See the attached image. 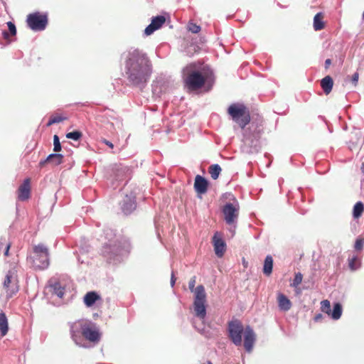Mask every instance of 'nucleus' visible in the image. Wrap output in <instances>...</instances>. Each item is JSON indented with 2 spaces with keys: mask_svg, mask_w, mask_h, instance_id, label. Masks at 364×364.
<instances>
[{
  "mask_svg": "<svg viewBox=\"0 0 364 364\" xmlns=\"http://www.w3.org/2000/svg\"><path fill=\"white\" fill-rule=\"evenodd\" d=\"M176 280V279L174 276V274H173V272H172L171 279V284L172 287H173V285L175 284Z\"/></svg>",
  "mask_w": 364,
  "mask_h": 364,
  "instance_id": "37998d69",
  "label": "nucleus"
},
{
  "mask_svg": "<svg viewBox=\"0 0 364 364\" xmlns=\"http://www.w3.org/2000/svg\"><path fill=\"white\" fill-rule=\"evenodd\" d=\"M102 141L104 144H105L107 146H108L109 148H111V149H113V148H114V144H113L111 141H109L107 140L106 139H103L102 140Z\"/></svg>",
  "mask_w": 364,
  "mask_h": 364,
  "instance_id": "58836bf2",
  "label": "nucleus"
},
{
  "mask_svg": "<svg viewBox=\"0 0 364 364\" xmlns=\"http://www.w3.org/2000/svg\"><path fill=\"white\" fill-rule=\"evenodd\" d=\"M364 245V239L358 238L356 240L355 242L354 247L356 250H361L363 248Z\"/></svg>",
  "mask_w": 364,
  "mask_h": 364,
  "instance_id": "c9c22d12",
  "label": "nucleus"
},
{
  "mask_svg": "<svg viewBox=\"0 0 364 364\" xmlns=\"http://www.w3.org/2000/svg\"><path fill=\"white\" fill-rule=\"evenodd\" d=\"M208 187V181L203 176L197 175L195 178L194 188L198 194H204L207 192Z\"/></svg>",
  "mask_w": 364,
  "mask_h": 364,
  "instance_id": "dca6fc26",
  "label": "nucleus"
},
{
  "mask_svg": "<svg viewBox=\"0 0 364 364\" xmlns=\"http://www.w3.org/2000/svg\"><path fill=\"white\" fill-rule=\"evenodd\" d=\"M107 235H109H109H112V231H109V232H107Z\"/></svg>",
  "mask_w": 364,
  "mask_h": 364,
  "instance_id": "de8ad7c7",
  "label": "nucleus"
},
{
  "mask_svg": "<svg viewBox=\"0 0 364 364\" xmlns=\"http://www.w3.org/2000/svg\"><path fill=\"white\" fill-rule=\"evenodd\" d=\"M99 299L100 296L95 291H89L85 295L83 301L87 307H90Z\"/></svg>",
  "mask_w": 364,
  "mask_h": 364,
  "instance_id": "6ab92c4d",
  "label": "nucleus"
},
{
  "mask_svg": "<svg viewBox=\"0 0 364 364\" xmlns=\"http://www.w3.org/2000/svg\"><path fill=\"white\" fill-rule=\"evenodd\" d=\"M360 264V259L357 255H353L352 257L348 258V267L352 271L358 269Z\"/></svg>",
  "mask_w": 364,
  "mask_h": 364,
  "instance_id": "bb28decb",
  "label": "nucleus"
},
{
  "mask_svg": "<svg viewBox=\"0 0 364 364\" xmlns=\"http://www.w3.org/2000/svg\"><path fill=\"white\" fill-rule=\"evenodd\" d=\"M333 86V80L329 75L324 77L321 80V87L326 95H328L331 92Z\"/></svg>",
  "mask_w": 364,
  "mask_h": 364,
  "instance_id": "a211bd4d",
  "label": "nucleus"
},
{
  "mask_svg": "<svg viewBox=\"0 0 364 364\" xmlns=\"http://www.w3.org/2000/svg\"><path fill=\"white\" fill-rule=\"evenodd\" d=\"M64 156L60 154H51L47 156V161L53 166H58L63 162Z\"/></svg>",
  "mask_w": 364,
  "mask_h": 364,
  "instance_id": "412c9836",
  "label": "nucleus"
},
{
  "mask_svg": "<svg viewBox=\"0 0 364 364\" xmlns=\"http://www.w3.org/2000/svg\"><path fill=\"white\" fill-rule=\"evenodd\" d=\"M212 77L211 70L205 67L198 69L196 63H190L183 69V86L188 92L199 90L207 81L212 80Z\"/></svg>",
  "mask_w": 364,
  "mask_h": 364,
  "instance_id": "f03ea898",
  "label": "nucleus"
},
{
  "mask_svg": "<svg viewBox=\"0 0 364 364\" xmlns=\"http://www.w3.org/2000/svg\"><path fill=\"white\" fill-rule=\"evenodd\" d=\"M125 66L128 80L134 85L146 83L151 73L150 60L138 49L129 52Z\"/></svg>",
  "mask_w": 364,
  "mask_h": 364,
  "instance_id": "f257e3e1",
  "label": "nucleus"
},
{
  "mask_svg": "<svg viewBox=\"0 0 364 364\" xmlns=\"http://www.w3.org/2000/svg\"><path fill=\"white\" fill-rule=\"evenodd\" d=\"M341 315H342V306H341V304H339V303L334 304L333 309V311L331 310V314L329 316L333 319L338 320L341 318Z\"/></svg>",
  "mask_w": 364,
  "mask_h": 364,
  "instance_id": "393cba45",
  "label": "nucleus"
},
{
  "mask_svg": "<svg viewBox=\"0 0 364 364\" xmlns=\"http://www.w3.org/2000/svg\"><path fill=\"white\" fill-rule=\"evenodd\" d=\"M224 220L228 225H232L236 223L240 212V205L237 200L234 203H228L223 208Z\"/></svg>",
  "mask_w": 364,
  "mask_h": 364,
  "instance_id": "9d476101",
  "label": "nucleus"
},
{
  "mask_svg": "<svg viewBox=\"0 0 364 364\" xmlns=\"http://www.w3.org/2000/svg\"><path fill=\"white\" fill-rule=\"evenodd\" d=\"M363 18L364 19V11H363Z\"/></svg>",
  "mask_w": 364,
  "mask_h": 364,
  "instance_id": "09e8293b",
  "label": "nucleus"
},
{
  "mask_svg": "<svg viewBox=\"0 0 364 364\" xmlns=\"http://www.w3.org/2000/svg\"><path fill=\"white\" fill-rule=\"evenodd\" d=\"M82 136V134L80 131H74L72 132H69L66 134V137L68 139H73L75 141H77L80 139Z\"/></svg>",
  "mask_w": 364,
  "mask_h": 364,
  "instance_id": "7c9ffc66",
  "label": "nucleus"
},
{
  "mask_svg": "<svg viewBox=\"0 0 364 364\" xmlns=\"http://www.w3.org/2000/svg\"><path fill=\"white\" fill-rule=\"evenodd\" d=\"M188 29L193 33H198L200 31V27L194 23H189Z\"/></svg>",
  "mask_w": 364,
  "mask_h": 364,
  "instance_id": "f704fd0d",
  "label": "nucleus"
},
{
  "mask_svg": "<svg viewBox=\"0 0 364 364\" xmlns=\"http://www.w3.org/2000/svg\"><path fill=\"white\" fill-rule=\"evenodd\" d=\"M3 290L7 299L11 298L19 290L18 281L14 271L9 270L3 282Z\"/></svg>",
  "mask_w": 364,
  "mask_h": 364,
  "instance_id": "0eeeda50",
  "label": "nucleus"
},
{
  "mask_svg": "<svg viewBox=\"0 0 364 364\" xmlns=\"http://www.w3.org/2000/svg\"><path fill=\"white\" fill-rule=\"evenodd\" d=\"M324 15L323 13H317L314 18V28L315 31H321L325 28L323 22Z\"/></svg>",
  "mask_w": 364,
  "mask_h": 364,
  "instance_id": "aec40b11",
  "label": "nucleus"
},
{
  "mask_svg": "<svg viewBox=\"0 0 364 364\" xmlns=\"http://www.w3.org/2000/svg\"><path fill=\"white\" fill-rule=\"evenodd\" d=\"M47 164H49V161H47V158L44 160H41L39 164H38V166L40 168H43Z\"/></svg>",
  "mask_w": 364,
  "mask_h": 364,
  "instance_id": "ea45409f",
  "label": "nucleus"
},
{
  "mask_svg": "<svg viewBox=\"0 0 364 364\" xmlns=\"http://www.w3.org/2000/svg\"><path fill=\"white\" fill-rule=\"evenodd\" d=\"M166 21L164 16L153 17L151 23L145 28L144 33L146 36L152 34L155 31L159 29Z\"/></svg>",
  "mask_w": 364,
  "mask_h": 364,
  "instance_id": "ddd939ff",
  "label": "nucleus"
},
{
  "mask_svg": "<svg viewBox=\"0 0 364 364\" xmlns=\"http://www.w3.org/2000/svg\"><path fill=\"white\" fill-rule=\"evenodd\" d=\"M82 336L90 342L98 343L101 333L97 325L91 321H83L80 324Z\"/></svg>",
  "mask_w": 364,
  "mask_h": 364,
  "instance_id": "6e6552de",
  "label": "nucleus"
},
{
  "mask_svg": "<svg viewBox=\"0 0 364 364\" xmlns=\"http://www.w3.org/2000/svg\"><path fill=\"white\" fill-rule=\"evenodd\" d=\"M196 277L193 276L188 282L191 291L194 293L193 309L196 316L203 319L206 316V293L203 285L195 288Z\"/></svg>",
  "mask_w": 364,
  "mask_h": 364,
  "instance_id": "7ed1b4c3",
  "label": "nucleus"
},
{
  "mask_svg": "<svg viewBox=\"0 0 364 364\" xmlns=\"http://www.w3.org/2000/svg\"><path fill=\"white\" fill-rule=\"evenodd\" d=\"M49 256L48 247L43 243H39L33 245L32 255L28 257V260L35 269L43 270L50 264Z\"/></svg>",
  "mask_w": 364,
  "mask_h": 364,
  "instance_id": "39448f33",
  "label": "nucleus"
},
{
  "mask_svg": "<svg viewBox=\"0 0 364 364\" xmlns=\"http://www.w3.org/2000/svg\"><path fill=\"white\" fill-rule=\"evenodd\" d=\"M303 275L301 273L298 272L295 274L294 279L293 280V283L291 286L294 287H297L302 282Z\"/></svg>",
  "mask_w": 364,
  "mask_h": 364,
  "instance_id": "473e14b6",
  "label": "nucleus"
},
{
  "mask_svg": "<svg viewBox=\"0 0 364 364\" xmlns=\"http://www.w3.org/2000/svg\"><path fill=\"white\" fill-rule=\"evenodd\" d=\"M9 331L8 320L4 313H0V333L1 336L7 334Z\"/></svg>",
  "mask_w": 364,
  "mask_h": 364,
  "instance_id": "5701e85b",
  "label": "nucleus"
},
{
  "mask_svg": "<svg viewBox=\"0 0 364 364\" xmlns=\"http://www.w3.org/2000/svg\"><path fill=\"white\" fill-rule=\"evenodd\" d=\"M26 23L33 31H43L48 24V16L40 12H34L27 16Z\"/></svg>",
  "mask_w": 364,
  "mask_h": 364,
  "instance_id": "1a4fd4ad",
  "label": "nucleus"
},
{
  "mask_svg": "<svg viewBox=\"0 0 364 364\" xmlns=\"http://www.w3.org/2000/svg\"><path fill=\"white\" fill-rule=\"evenodd\" d=\"M221 171V167L218 164H213L208 168V172L213 180H216L219 177Z\"/></svg>",
  "mask_w": 364,
  "mask_h": 364,
  "instance_id": "a878e982",
  "label": "nucleus"
},
{
  "mask_svg": "<svg viewBox=\"0 0 364 364\" xmlns=\"http://www.w3.org/2000/svg\"><path fill=\"white\" fill-rule=\"evenodd\" d=\"M66 119H67L66 117L60 116V115H52L50 117V119L47 123V126L49 127L53 124L61 122L65 120Z\"/></svg>",
  "mask_w": 364,
  "mask_h": 364,
  "instance_id": "cd10ccee",
  "label": "nucleus"
},
{
  "mask_svg": "<svg viewBox=\"0 0 364 364\" xmlns=\"http://www.w3.org/2000/svg\"><path fill=\"white\" fill-rule=\"evenodd\" d=\"M31 195V179L26 178L23 183L18 188V198L20 200L24 201L30 198Z\"/></svg>",
  "mask_w": 364,
  "mask_h": 364,
  "instance_id": "4468645a",
  "label": "nucleus"
},
{
  "mask_svg": "<svg viewBox=\"0 0 364 364\" xmlns=\"http://www.w3.org/2000/svg\"><path fill=\"white\" fill-rule=\"evenodd\" d=\"M132 250L129 240L122 238L114 242L105 244L102 249V255L109 260L114 259L116 257L128 255Z\"/></svg>",
  "mask_w": 364,
  "mask_h": 364,
  "instance_id": "20e7f679",
  "label": "nucleus"
},
{
  "mask_svg": "<svg viewBox=\"0 0 364 364\" xmlns=\"http://www.w3.org/2000/svg\"><path fill=\"white\" fill-rule=\"evenodd\" d=\"M202 364H213L210 361H206Z\"/></svg>",
  "mask_w": 364,
  "mask_h": 364,
  "instance_id": "49530a36",
  "label": "nucleus"
},
{
  "mask_svg": "<svg viewBox=\"0 0 364 364\" xmlns=\"http://www.w3.org/2000/svg\"><path fill=\"white\" fill-rule=\"evenodd\" d=\"M245 341L244 347L247 352H251L253 348V346L255 341V334L253 330L250 327L247 326L245 328Z\"/></svg>",
  "mask_w": 364,
  "mask_h": 364,
  "instance_id": "2eb2a0df",
  "label": "nucleus"
},
{
  "mask_svg": "<svg viewBox=\"0 0 364 364\" xmlns=\"http://www.w3.org/2000/svg\"><path fill=\"white\" fill-rule=\"evenodd\" d=\"M358 78H359V74L358 73H355L353 76H352V82L354 83L355 85H357V82L358 81Z\"/></svg>",
  "mask_w": 364,
  "mask_h": 364,
  "instance_id": "4c0bfd02",
  "label": "nucleus"
},
{
  "mask_svg": "<svg viewBox=\"0 0 364 364\" xmlns=\"http://www.w3.org/2000/svg\"><path fill=\"white\" fill-rule=\"evenodd\" d=\"M212 242L215 255L218 257H222L226 250V243L223 239L222 233L215 232L212 238Z\"/></svg>",
  "mask_w": 364,
  "mask_h": 364,
  "instance_id": "f8f14e48",
  "label": "nucleus"
},
{
  "mask_svg": "<svg viewBox=\"0 0 364 364\" xmlns=\"http://www.w3.org/2000/svg\"><path fill=\"white\" fill-rule=\"evenodd\" d=\"M323 318V315L321 314H318L314 317V321L318 322L320 321Z\"/></svg>",
  "mask_w": 364,
  "mask_h": 364,
  "instance_id": "a19ab883",
  "label": "nucleus"
},
{
  "mask_svg": "<svg viewBox=\"0 0 364 364\" xmlns=\"http://www.w3.org/2000/svg\"><path fill=\"white\" fill-rule=\"evenodd\" d=\"M244 331L243 326L240 321L235 320L229 322V337L235 345L241 346L242 341V334Z\"/></svg>",
  "mask_w": 364,
  "mask_h": 364,
  "instance_id": "9b49d317",
  "label": "nucleus"
},
{
  "mask_svg": "<svg viewBox=\"0 0 364 364\" xmlns=\"http://www.w3.org/2000/svg\"><path fill=\"white\" fill-rule=\"evenodd\" d=\"M7 26L9 28V33L11 36H16V28L14 23H13L11 21L7 22Z\"/></svg>",
  "mask_w": 364,
  "mask_h": 364,
  "instance_id": "e433bc0d",
  "label": "nucleus"
},
{
  "mask_svg": "<svg viewBox=\"0 0 364 364\" xmlns=\"http://www.w3.org/2000/svg\"><path fill=\"white\" fill-rule=\"evenodd\" d=\"M272 268H273L272 257L270 255H267L265 257V259L264 262L263 273L267 276H269L272 272Z\"/></svg>",
  "mask_w": 364,
  "mask_h": 364,
  "instance_id": "b1692460",
  "label": "nucleus"
},
{
  "mask_svg": "<svg viewBox=\"0 0 364 364\" xmlns=\"http://www.w3.org/2000/svg\"><path fill=\"white\" fill-rule=\"evenodd\" d=\"M321 310L322 312L330 315L331 314V303L328 300L326 299L321 302Z\"/></svg>",
  "mask_w": 364,
  "mask_h": 364,
  "instance_id": "c85d7f7f",
  "label": "nucleus"
},
{
  "mask_svg": "<svg viewBox=\"0 0 364 364\" xmlns=\"http://www.w3.org/2000/svg\"><path fill=\"white\" fill-rule=\"evenodd\" d=\"M363 211H364L363 203L361 201L357 202L353 208V211H352L353 218L355 220L359 219L362 216Z\"/></svg>",
  "mask_w": 364,
  "mask_h": 364,
  "instance_id": "4be33fe9",
  "label": "nucleus"
},
{
  "mask_svg": "<svg viewBox=\"0 0 364 364\" xmlns=\"http://www.w3.org/2000/svg\"><path fill=\"white\" fill-rule=\"evenodd\" d=\"M53 145H54L53 151L55 152H58L61 150V144L60 142V139H59L58 136L56 134L54 135V136H53Z\"/></svg>",
  "mask_w": 364,
  "mask_h": 364,
  "instance_id": "72a5a7b5",
  "label": "nucleus"
},
{
  "mask_svg": "<svg viewBox=\"0 0 364 364\" xmlns=\"http://www.w3.org/2000/svg\"><path fill=\"white\" fill-rule=\"evenodd\" d=\"M331 64V59H326L325 61V68L328 69L329 66Z\"/></svg>",
  "mask_w": 364,
  "mask_h": 364,
  "instance_id": "79ce46f5",
  "label": "nucleus"
},
{
  "mask_svg": "<svg viewBox=\"0 0 364 364\" xmlns=\"http://www.w3.org/2000/svg\"><path fill=\"white\" fill-rule=\"evenodd\" d=\"M3 36L4 38L6 39V40H8L9 38V33L6 31H4L3 33Z\"/></svg>",
  "mask_w": 364,
  "mask_h": 364,
  "instance_id": "a18cd8bd",
  "label": "nucleus"
},
{
  "mask_svg": "<svg viewBox=\"0 0 364 364\" xmlns=\"http://www.w3.org/2000/svg\"><path fill=\"white\" fill-rule=\"evenodd\" d=\"M279 309L282 311H288L291 308V302L282 293H279L277 297Z\"/></svg>",
  "mask_w": 364,
  "mask_h": 364,
  "instance_id": "f3484780",
  "label": "nucleus"
},
{
  "mask_svg": "<svg viewBox=\"0 0 364 364\" xmlns=\"http://www.w3.org/2000/svg\"><path fill=\"white\" fill-rule=\"evenodd\" d=\"M113 119L116 120L117 122L122 127L123 125V123H122V119L119 117H113Z\"/></svg>",
  "mask_w": 364,
  "mask_h": 364,
  "instance_id": "c03bdc74",
  "label": "nucleus"
},
{
  "mask_svg": "<svg viewBox=\"0 0 364 364\" xmlns=\"http://www.w3.org/2000/svg\"><path fill=\"white\" fill-rule=\"evenodd\" d=\"M2 247L5 248L4 255L8 256L9 249L11 247V243L7 242L5 240L3 241V239H0V250L2 249Z\"/></svg>",
  "mask_w": 364,
  "mask_h": 364,
  "instance_id": "2f4dec72",
  "label": "nucleus"
},
{
  "mask_svg": "<svg viewBox=\"0 0 364 364\" xmlns=\"http://www.w3.org/2000/svg\"><path fill=\"white\" fill-rule=\"evenodd\" d=\"M53 290L55 294H56L60 298H63L65 294V289L60 286L59 283H55L53 285Z\"/></svg>",
  "mask_w": 364,
  "mask_h": 364,
  "instance_id": "c756f323",
  "label": "nucleus"
},
{
  "mask_svg": "<svg viewBox=\"0 0 364 364\" xmlns=\"http://www.w3.org/2000/svg\"><path fill=\"white\" fill-rule=\"evenodd\" d=\"M228 114L242 129H244L251 119L249 109L242 103L231 104L228 109Z\"/></svg>",
  "mask_w": 364,
  "mask_h": 364,
  "instance_id": "423d86ee",
  "label": "nucleus"
}]
</instances>
